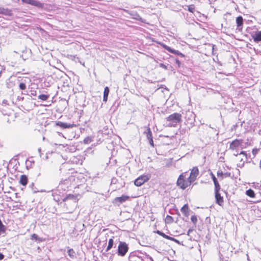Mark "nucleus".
<instances>
[{
	"label": "nucleus",
	"instance_id": "nucleus-25",
	"mask_svg": "<svg viewBox=\"0 0 261 261\" xmlns=\"http://www.w3.org/2000/svg\"><path fill=\"white\" fill-rule=\"evenodd\" d=\"M220 189V186L218 182L215 184V193L219 192Z\"/></svg>",
	"mask_w": 261,
	"mask_h": 261
},
{
	"label": "nucleus",
	"instance_id": "nucleus-31",
	"mask_svg": "<svg viewBox=\"0 0 261 261\" xmlns=\"http://www.w3.org/2000/svg\"><path fill=\"white\" fill-rule=\"evenodd\" d=\"M31 239H34V240H37L38 239V236L37 234L34 233L31 236Z\"/></svg>",
	"mask_w": 261,
	"mask_h": 261
},
{
	"label": "nucleus",
	"instance_id": "nucleus-15",
	"mask_svg": "<svg viewBox=\"0 0 261 261\" xmlns=\"http://www.w3.org/2000/svg\"><path fill=\"white\" fill-rule=\"evenodd\" d=\"M180 211L185 216H188L189 215V207L188 204H185L181 207Z\"/></svg>",
	"mask_w": 261,
	"mask_h": 261
},
{
	"label": "nucleus",
	"instance_id": "nucleus-22",
	"mask_svg": "<svg viewBox=\"0 0 261 261\" xmlns=\"http://www.w3.org/2000/svg\"><path fill=\"white\" fill-rule=\"evenodd\" d=\"M49 97V95L45 94H41L38 96V98L40 100L45 101Z\"/></svg>",
	"mask_w": 261,
	"mask_h": 261
},
{
	"label": "nucleus",
	"instance_id": "nucleus-43",
	"mask_svg": "<svg viewBox=\"0 0 261 261\" xmlns=\"http://www.w3.org/2000/svg\"><path fill=\"white\" fill-rule=\"evenodd\" d=\"M214 46H215L214 45L213 46V50H214Z\"/></svg>",
	"mask_w": 261,
	"mask_h": 261
},
{
	"label": "nucleus",
	"instance_id": "nucleus-32",
	"mask_svg": "<svg viewBox=\"0 0 261 261\" xmlns=\"http://www.w3.org/2000/svg\"><path fill=\"white\" fill-rule=\"evenodd\" d=\"M188 10L191 12H193L194 11V7H193V6H190L189 8H188Z\"/></svg>",
	"mask_w": 261,
	"mask_h": 261
},
{
	"label": "nucleus",
	"instance_id": "nucleus-16",
	"mask_svg": "<svg viewBox=\"0 0 261 261\" xmlns=\"http://www.w3.org/2000/svg\"><path fill=\"white\" fill-rule=\"evenodd\" d=\"M20 184H21L23 186H25L28 183V177L25 175H22L20 176V180H19Z\"/></svg>",
	"mask_w": 261,
	"mask_h": 261
},
{
	"label": "nucleus",
	"instance_id": "nucleus-19",
	"mask_svg": "<svg viewBox=\"0 0 261 261\" xmlns=\"http://www.w3.org/2000/svg\"><path fill=\"white\" fill-rule=\"evenodd\" d=\"M114 245V240L113 239H110L108 242V245L106 248V251H109L112 247Z\"/></svg>",
	"mask_w": 261,
	"mask_h": 261
},
{
	"label": "nucleus",
	"instance_id": "nucleus-38",
	"mask_svg": "<svg viewBox=\"0 0 261 261\" xmlns=\"http://www.w3.org/2000/svg\"><path fill=\"white\" fill-rule=\"evenodd\" d=\"M193 231V229H189L187 232V235L188 236H189L190 235V233L191 232H192Z\"/></svg>",
	"mask_w": 261,
	"mask_h": 261
},
{
	"label": "nucleus",
	"instance_id": "nucleus-6",
	"mask_svg": "<svg viewBox=\"0 0 261 261\" xmlns=\"http://www.w3.org/2000/svg\"><path fill=\"white\" fill-rule=\"evenodd\" d=\"M129 199V197L126 195H122L121 197H116L113 201V203L118 205L123 203Z\"/></svg>",
	"mask_w": 261,
	"mask_h": 261
},
{
	"label": "nucleus",
	"instance_id": "nucleus-45",
	"mask_svg": "<svg viewBox=\"0 0 261 261\" xmlns=\"http://www.w3.org/2000/svg\"><path fill=\"white\" fill-rule=\"evenodd\" d=\"M151 259L152 261H153V259L152 258H151Z\"/></svg>",
	"mask_w": 261,
	"mask_h": 261
},
{
	"label": "nucleus",
	"instance_id": "nucleus-7",
	"mask_svg": "<svg viewBox=\"0 0 261 261\" xmlns=\"http://www.w3.org/2000/svg\"><path fill=\"white\" fill-rule=\"evenodd\" d=\"M241 143L242 140L236 139L230 144L229 149L234 150L239 147Z\"/></svg>",
	"mask_w": 261,
	"mask_h": 261
},
{
	"label": "nucleus",
	"instance_id": "nucleus-39",
	"mask_svg": "<svg viewBox=\"0 0 261 261\" xmlns=\"http://www.w3.org/2000/svg\"><path fill=\"white\" fill-rule=\"evenodd\" d=\"M176 63L178 65V66H179L180 64V62L178 60H176Z\"/></svg>",
	"mask_w": 261,
	"mask_h": 261
},
{
	"label": "nucleus",
	"instance_id": "nucleus-10",
	"mask_svg": "<svg viewBox=\"0 0 261 261\" xmlns=\"http://www.w3.org/2000/svg\"><path fill=\"white\" fill-rule=\"evenodd\" d=\"M238 159L240 160V162H242V165H244V163L247 161V154L245 151H241L239 153Z\"/></svg>",
	"mask_w": 261,
	"mask_h": 261
},
{
	"label": "nucleus",
	"instance_id": "nucleus-23",
	"mask_svg": "<svg viewBox=\"0 0 261 261\" xmlns=\"http://www.w3.org/2000/svg\"><path fill=\"white\" fill-rule=\"evenodd\" d=\"M146 137L148 140L152 139V133L150 130V128H148L147 132H146Z\"/></svg>",
	"mask_w": 261,
	"mask_h": 261
},
{
	"label": "nucleus",
	"instance_id": "nucleus-13",
	"mask_svg": "<svg viewBox=\"0 0 261 261\" xmlns=\"http://www.w3.org/2000/svg\"><path fill=\"white\" fill-rule=\"evenodd\" d=\"M252 38L255 42L261 41V31H257L252 36Z\"/></svg>",
	"mask_w": 261,
	"mask_h": 261
},
{
	"label": "nucleus",
	"instance_id": "nucleus-18",
	"mask_svg": "<svg viewBox=\"0 0 261 261\" xmlns=\"http://www.w3.org/2000/svg\"><path fill=\"white\" fill-rule=\"evenodd\" d=\"M10 11L8 9L0 7V14L10 15Z\"/></svg>",
	"mask_w": 261,
	"mask_h": 261
},
{
	"label": "nucleus",
	"instance_id": "nucleus-12",
	"mask_svg": "<svg viewBox=\"0 0 261 261\" xmlns=\"http://www.w3.org/2000/svg\"><path fill=\"white\" fill-rule=\"evenodd\" d=\"M56 125L63 128H71L73 126V125L72 124H68L67 123L62 122L61 121H58V122H57Z\"/></svg>",
	"mask_w": 261,
	"mask_h": 261
},
{
	"label": "nucleus",
	"instance_id": "nucleus-1",
	"mask_svg": "<svg viewBox=\"0 0 261 261\" xmlns=\"http://www.w3.org/2000/svg\"><path fill=\"white\" fill-rule=\"evenodd\" d=\"M181 115L178 113H174L166 118L164 125L166 127H176L177 123L181 122Z\"/></svg>",
	"mask_w": 261,
	"mask_h": 261
},
{
	"label": "nucleus",
	"instance_id": "nucleus-4",
	"mask_svg": "<svg viewBox=\"0 0 261 261\" xmlns=\"http://www.w3.org/2000/svg\"><path fill=\"white\" fill-rule=\"evenodd\" d=\"M149 177L148 175H142L138 177L134 181V184L136 186H141L145 182L148 181Z\"/></svg>",
	"mask_w": 261,
	"mask_h": 261
},
{
	"label": "nucleus",
	"instance_id": "nucleus-29",
	"mask_svg": "<svg viewBox=\"0 0 261 261\" xmlns=\"http://www.w3.org/2000/svg\"><path fill=\"white\" fill-rule=\"evenodd\" d=\"M19 87L21 90H24L26 89V85L24 83H20L19 85Z\"/></svg>",
	"mask_w": 261,
	"mask_h": 261
},
{
	"label": "nucleus",
	"instance_id": "nucleus-5",
	"mask_svg": "<svg viewBox=\"0 0 261 261\" xmlns=\"http://www.w3.org/2000/svg\"><path fill=\"white\" fill-rule=\"evenodd\" d=\"M199 174V170L197 167H193L191 171L190 175H188L189 178L193 182L197 178Z\"/></svg>",
	"mask_w": 261,
	"mask_h": 261
},
{
	"label": "nucleus",
	"instance_id": "nucleus-44",
	"mask_svg": "<svg viewBox=\"0 0 261 261\" xmlns=\"http://www.w3.org/2000/svg\"><path fill=\"white\" fill-rule=\"evenodd\" d=\"M37 191H34V193H36Z\"/></svg>",
	"mask_w": 261,
	"mask_h": 261
},
{
	"label": "nucleus",
	"instance_id": "nucleus-20",
	"mask_svg": "<svg viewBox=\"0 0 261 261\" xmlns=\"http://www.w3.org/2000/svg\"><path fill=\"white\" fill-rule=\"evenodd\" d=\"M246 193L247 196L251 198H254L255 197L254 192L252 189L247 190Z\"/></svg>",
	"mask_w": 261,
	"mask_h": 261
},
{
	"label": "nucleus",
	"instance_id": "nucleus-41",
	"mask_svg": "<svg viewBox=\"0 0 261 261\" xmlns=\"http://www.w3.org/2000/svg\"><path fill=\"white\" fill-rule=\"evenodd\" d=\"M233 155H235V156H238L239 155V153L238 152H235V153H233Z\"/></svg>",
	"mask_w": 261,
	"mask_h": 261
},
{
	"label": "nucleus",
	"instance_id": "nucleus-17",
	"mask_svg": "<svg viewBox=\"0 0 261 261\" xmlns=\"http://www.w3.org/2000/svg\"><path fill=\"white\" fill-rule=\"evenodd\" d=\"M236 23L237 24L238 28H240L243 24V19L241 16H239L236 18Z\"/></svg>",
	"mask_w": 261,
	"mask_h": 261
},
{
	"label": "nucleus",
	"instance_id": "nucleus-9",
	"mask_svg": "<svg viewBox=\"0 0 261 261\" xmlns=\"http://www.w3.org/2000/svg\"><path fill=\"white\" fill-rule=\"evenodd\" d=\"M159 44L166 50H168L170 53L174 54H179L183 56V55L181 53H179L178 51L175 50L173 49H172L170 47L165 45L163 43H159Z\"/></svg>",
	"mask_w": 261,
	"mask_h": 261
},
{
	"label": "nucleus",
	"instance_id": "nucleus-21",
	"mask_svg": "<svg viewBox=\"0 0 261 261\" xmlns=\"http://www.w3.org/2000/svg\"><path fill=\"white\" fill-rule=\"evenodd\" d=\"M93 141V139L91 137H87L84 140V143L85 144H88L91 143Z\"/></svg>",
	"mask_w": 261,
	"mask_h": 261
},
{
	"label": "nucleus",
	"instance_id": "nucleus-3",
	"mask_svg": "<svg viewBox=\"0 0 261 261\" xmlns=\"http://www.w3.org/2000/svg\"><path fill=\"white\" fill-rule=\"evenodd\" d=\"M128 251V246L125 242L119 241L118 246L117 254L120 256H124Z\"/></svg>",
	"mask_w": 261,
	"mask_h": 261
},
{
	"label": "nucleus",
	"instance_id": "nucleus-8",
	"mask_svg": "<svg viewBox=\"0 0 261 261\" xmlns=\"http://www.w3.org/2000/svg\"><path fill=\"white\" fill-rule=\"evenodd\" d=\"M159 44L166 50H168L170 53L174 54H179L183 56V55L181 53H179L178 51L175 50L173 49H172L170 47L165 45L163 43H159Z\"/></svg>",
	"mask_w": 261,
	"mask_h": 261
},
{
	"label": "nucleus",
	"instance_id": "nucleus-37",
	"mask_svg": "<svg viewBox=\"0 0 261 261\" xmlns=\"http://www.w3.org/2000/svg\"><path fill=\"white\" fill-rule=\"evenodd\" d=\"M4 258V255L2 253H0V260H2Z\"/></svg>",
	"mask_w": 261,
	"mask_h": 261
},
{
	"label": "nucleus",
	"instance_id": "nucleus-34",
	"mask_svg": "<svg viewBox=\"0 0 261 261\" xmlns=\"http://www.w3.org/2000/svg\"><path fill=\"white\" fill-rule=\"evenodd\" d=\"M257 152H258V149H253L252 151V152L254 155H255L257 153Z\"/></svg>",
	"mask_w": 261,
	"mask_h": 261
},
{
	"label": "nucleus",
	"instance_id": "nucleus-2",
	"mask_svg": "<svg viewBox=\"0 0 261 261\" xmlns=\"http://www.w3.org/2000/svg\"><path fill=\"white\" fill-rule=\"evenodd\" d=\"M192 183V181L189 178L187 172L181 173L177 181V186L183 190L190 186Z\"/></svg>",
	"mask_w": 261,
	"mask_h": 261
},
{
	"label": "nucleus",
	"instance_id": "nucleus-30",
	"mask_svg": "<svg viewBox=\"0 0 261 261\" xmlns=\"http://www.w3.org/2000/svg\"><path fill=\"white\" fill-rule=\"evenodd\" d=\"M212 177L213 179V180L214 181V185L216 184L217 182H218L216 177L215 176V175L212 173Z\"/></svg>",
	"mask_w": 261,
	"mask_h": 261
},
{
	"label": "nucleus",
	"instance_id": "nucleus-27",
	"mask_svg": "<svg viewBox=\"0 0 261 261\" xmlns=\"http://www.w3.org/2000/svg\"><path fill=\"white\" fill-rule=\"evenodd\" d=\"M110 90L108 87H106L104 89L103 96H108Z\"/></svg>",
	"mask_w": 261,
	"mask_h": 261
},
{
	"label": "nucleus",
	"instance_id": "nucleus-40",
	"mask_svg": "<svg viewBox=\"0 0 261 261\" xmlns=\"http://www.w3.org/2000/svg\"><path fill=\"white\" fill-rule=\"evenodd\" d=\"M217 175L218 176H222L223 175V173L222 172H218L217 173Z\"/></svg>",
	"mask_w": 261,
	"mask_h": 261
},
{
	"label": "nucleus",
	"instance_id": "nucleus-11",
	"mask_svg": "<svg viewBox=\"0 0 261 261\" xmlns=\"http://www.w3.org/2000/svg\"><path fill=\"white\" fill-rule=\"evenodd\" d=\"M216 203L221 206L223 203V197L221 196L219 192L215 193Z\"/></svg>",
	"mask_w": 261,
	"mask_h": 261
},
{
	"label": "nucleus",
	"instance_id": "nucleus-28",
	"mask_svg": "<svg viewBox=\"0 0 261 261\" xmlns=\"http://www.w3.org/2000/svg\"><path fill=\"white\" fill-rule=\"evenodd\" d=\"M68 253L70 257H73L74 256L75 252L72 249H70L68 251Z\"/></svg>",
	"mask_w": 261,
	"mask_h": 261
},
{
	"label": "nucleus",
	"instance_id": "nucleus-33",
	"mask_svg": "<svg viewBox=\"0 0 261 261\" xmlns=\"http://www.w3.org/2000/svg\"><path fill=\"white\" fill-rule=\"evenodd\" d=\"M160 66L161 67H162V68H163L165 69H166V70L167 69V66H166L165 65H164V64H163V63H161V64H160Z\"/></svg>",
	"mask_w": 261,
	"mask_h": 261
},
{
	"label": "nucleus",
	"instance_id": "nucleus-26",
	"mask_svg": "<svg viewBox=\"0 0 261 261\" xmlns=\"http://www.w3.org/2000/svg\"><path fill=\"white\" fill-rule=\"evenodd\" d=\"M191 220L194 224V225H196L197 222V217L195 215L192 216L191 217Z\"/></svg>",
	"mask_w": 261,
	"mask_h": 261
},
{
	"label": "nucleus",
	"instance_id": "nucleus-14",
	"mask_svg": "<svg viewBox=\"0 0 261 261\" xmlns=\"http://www.w3.org/2000/svg\"><path fill=\"white\" fill-rule=\"evenodd\" d=\"M156 233L162 236L163 238H165V239H167L168 240H172V241H175L176 242H178L176 240H175V239H174L173 238H172V237H170L166 234H165L164 233L161 232V231L160 230H157L156 231Z\"/></svg>",
	"mask_w": 261,
	"mask_h": 261
},
{
	"label": "nucleus",
	"instance_id": "nucleus-24",
	"mask_svg": "<svg viewBox=\"0 0 261 261\" xmlns=\"http://www.w3.org/2000/svg\"><path fill=\"white\" fill-rule=\"evenodd\" d=\"M166 221L168 223H171L173 221V219L171 216L167 215L166 218Z\"/></svg>",
	"mask_w": 261,
	"mask_h": 261
},
{
	"label": "nucleus",
	"instance_id": "nucleus-36",
	"mask_svg": "<svg viewBox=\"0 0 261 261\" xmlns=\"http://www.w3.org/2000/svg\"><path fill=\"white\" fill-rule=\"evenodd\" d=\"M108 96H103V101L106 102L108 100Z\"/></svg>",
	"mask_w": 261,
	"mask_h": 261
},
{
	"label": "nucleus",
	"instance_id": "nucleus-35",
	"mask_svg": "<svg viewBox=\"0 0 261 261\" xmlns=\"http://www.w3.org/2000/svg\"><path fill=\"white\" fill-rule=\"evenodd\" d=\"M148 141H149V144H150L152 146H154V145H153V138H152V139H149V140H148Z\"/></svg>",
	"mask_w": 261,
	"mask_h": 261
},
{
	"label": "nucleus",
	"instance_id": "nucleus-42",
	"mask_svg": "<svg viewBox=\"0 0 261 261\" xmlns=\"http://www.w3.org/2000/svg\"><path fill=\"white\" fill-rule=\"evenodd\" d=\"M73 197V195H72V196L69 195V198Z\"/></svg>",
	"mask_w": 261,
	"mask_h": 261
}]
</instances>
